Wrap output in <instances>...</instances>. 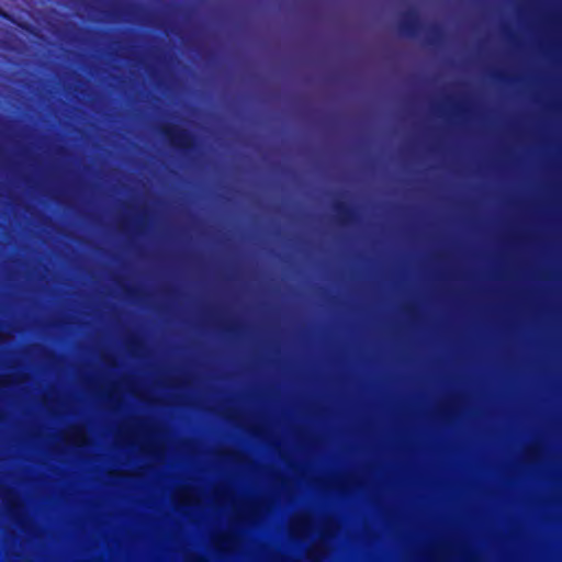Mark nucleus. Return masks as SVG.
Returning <instances> with one entry per match:
<instances>
[{
  "label": "nucleus",
  "mask_w": 562,
  "mask_h": 562,
  "mask_svg": "<svg viewBox=\"0 0 562 562\" xmlns=\"http://www.w3.org/2000/svg\"><path fill=\"white\" fill-rule=\"evenodd\" d=\"M164 429L146 418L135 417L123 423L117 429V436L131 442L140 443L142 451L159 458L165 453V446L158 440Z\"/></svg>",
  "instance_id": "obj_1"
},
{
  "label": "nucleus",
  "mask_w": 562,
  "mask_h": 562,
  "mask_svg": "<svg viewBox=\"0 0 562 562\" xmlns=\"http://www.w3.org/2000/svg\"><path fill=\"white\" fill-rule=\"evenodd\" d=\"M313 483L323 490L340 493H348L363 487V482L355 474H344L333 479H316Z\"/></svg>",
  "instance_id": "obj_2"
},
{
  "label": "nucleus",
  "mask_w": 562,
  "mask_h": 562,
  "mask_svg": "<svg viewBox=\"0 0 562 562\" xmlns=\"http://www.w3.org/2000/svg\"><path fill=\"white\" fill-rule=\"evenodd\" d=\"M159 133L171 147L178 149H190L193 147L194 142L192 135L178 125L170 123L162 124L159 127Z\"/></svg>",
  "instance_id": "obj_3"
},
{
  "label": "nucleus",
  "mask_w": 562,
  "mask_h": 562,
  "mask_svg": "<svg viewBox=\"0 0 562 562\" xmlns=\"http://www.w3.org/2000/svg\"><path fill=\"white\" fill-rule=\"evenodd\" d=\"M220 415L232 422L235 425H238L240 427H244L249 434L259 437V438H266L268 435L267 427L261 423H244V415L241 412L234 407V406H224L220 411Z\"/></svg>",
  "instance_id": "obj_4"
},
{
  "label": "nucleus",
  "mask_w": 562,
  "mask_h": 562,
  "mask_svg": "<svg viewBox=\"0 0 562 562\" xmlns=\"http://www.w3.org/2000/svg\"><path fill=\"white\" fill-rule=\"evenodd\" d=\"M61 441L67 446L83 448L91 445L87 427L82 424H72L59 434Z\"/></svg>",
  "instance_id": "obj_5"
},
{
  "label": "nucleus",
  "mask_w": 562,
  "mask_h": 562,
  "mask_svg": "<svg viewBox=\"0 0 562 562\" xmlns=\"http://www.w3.org/2000/svg\"><path fill=\"white\" fill-rule=\"evenodd\" d=\"M272 507L268 498H260L245 504L243 509H236L235 518L239 521H255Z\"/></svg>",
  "instance_id": "obj_6"
},
{
  "label": "nucleus",
  "mask_w": 562,
  "mask_h": 562,
  "mask_svg": "<svg viewBox=\"0 0 562 562\" xmlns=\"http://www.w3.org/2000/svg\"><path fill=\"white\" fill-rule=\"evenodd\" d=\"M170 498L177 507H192L201 504L199 488L192 485L176 487Z\"/></svg>",
  "instance_id": "obj_7"
},
{
  "label": "nucleus",
  "mask_w": 562,
  "mask_h": 562,
  "mask_svg": "<svg viewBox=\"0 0 562 562\" xmlns=\"http://www.w3.org/2000/svg\"><path fill=\"white\" fill-rule=\"evenodd\" d=\"M313 528V517L310 513L293 515L288 525L289 532L294 538H305Z\"/></svg>",
  "instance_id": "obj_8"
},
{
  "label": "nucleus",
  "mask_w": 562,
  "mask_h": 562,
  "mask_svg": "<svg viewBox=\"0 0 562 562\" xmlns=\"http://www.w3.org/2000/svg\"><path fill=\"white\" fill-rule=\"evenodd\" d=\"M215 456L226 462L240 467H250L254 464L252 459L241 450L233 448H222L215 451Z\"/></svg>",
  "instance_id": "obj_9"
},
{
  "label": "nucleus",
  "mask_w": 562,
  "mask_h": 562,
  "mask_svg": "<svg viewBox=\"0 0 562 562\" xmlns=\"http://www.w3.org/2000/svg\"><path fill=\"white\" fill-rule=\"evenodd\" d=\"M240 537L237 532L225 531L212 537L213 546L220 551H231L240 543Z\"/></svg>",
  "instance_id": "obj_10"
},
{
  "label": "nucleus",
  "mask_w": 562,
  "mask_h": 562,
  "mask_svg": "<svg viewBox=\"0 0 562 562\" xmlns=\"http://www.w3.org/2000/svg\"><path fill=\"white\" fill-rule=\"evenodd\" d=\"M100 397L106 400L112 409L119 408L123 400L117 390V383H111L106 386H101L99 390Z\"/></svg>",
  "instance_id": "obj_11"
},
{
  "label": "nucleus",
  "mask_w": 562,
  "mask_h": 562,
  "mask_svg": "<svg viewBox=\"0 0 562 562\" xmlns=\"http://www.w3.org/2000/svg\"><path fill=\"white\" fill-rule=\"evenodd\" d=\"M328 547L324 539H318L317 541L310 544L305 551L306 559L311 562H321V560L327 554Z\"/></svg>",
  "instance_id": "obj_12"
},
{
  "label": "nucleus",
  "mask_w": 562,
  "mask_h": 562,
  "mask_svg": "<svg viewBox=\"0 0 562 562\" xmlns=\"http://www.w3.org/2000/svg\"><path fill=\"white\" fill-rule=\"evenodd\" d=\"M543 456V448L540 443H531L524 449L525 461L530 464L540 462Z\"/></svg>",
  "instance_id": "obj_13"
},
{
  "label": "nucleus",
  "mask_w": 562,
  "mask_h": 562,
  "mask_svg": "<svg viewBox=\"0 0 562 562\" xmlns=\"http://www.w3.org/2000/svg\"><path fill=\"white\" fill-rule=\"evenodd\" d=\"M419 26L418 16L414 12L406 13L400 22V29L408 34H414Z\"/></svg>",
  "instance_id": "obj_14"
},
{
  "label": "nucleus",
  "mask_w": 562,
  "mask_h": 562,
  "mask_svg": "<svg viewBox=\"0 0 562 562\" xmlns=\"http://www.w3.org/2000/svg\"><path fill=\"white\" fill-rule=\"evenodd\" d=\"M339 528V525L337 522L336 519H334L333 517H327L325 519L322 520L321 522V538L319 539H324L325 538H329L331 536H334L336 533V531L338 530Z\"/></svg>",
  "instance_id": "obj_15"
},
{
  "label": "nucleus",
  "mask_w": 562,
  "mask_h": 562,
  "mask_svg": "<svg viewBox=\"0 0 562 562\" xmlns=\"http://www.w3.org/2000/svg\"><path fill=\"white\" fill-rule=\"evenodd\" d=\"M334 210L336 213V220L340 224H347L352 218V211L351 209L346 205L345 203L337 202L334 205Z\"/></svg>",
  "instance_id": "obj_16"
},
{
  "label": "nucleus",
  "mask_w": 562,
  "mask_h": 562,
  "mask_svg": "<svg viewBox=\"0 0 562 562\" xmlns=\"http://www.w3.org/2000/svg\"><path fill=\"white\" fill-rule=\"evenodd\" d=\"M125 347L133 356H140L146 350V344L138 337H131L125 340Z\"/></svg>",
  "instance_id": "obj_17"
},
{
  "label": "nucleus",
  "mask_w": 562,
  "mask_h": 562,
  "mask_svg": "<svg viewBox=\"0 0 562 562\" xmlns=\"http://www.w3.org/2000/svg\"><path fill=\"white\" fill-rule=\"evenodd\" d=\"M14 520H15V524L22 530H27L33 525L32 518L23 509L22 506H16L15 512H14Z\"/></svg>",
  "instance_id": "obj_18"
},
{
  "label": "nucleus",
  "mask_w": 562,
  "mask_h": 562,
  "mask_svg": "<svg viewBox=\"0 0 562 562\" xmlns=\"http://www.w3.org/2000/svg\"><path fill=\"white\" fill-rule=\"evenodd\" d=\"M161 382L169 387H184L189 385V381L182 376H165L161 379Z\"/></svg>",
  "instance_id": "obj_19"
},
{
  "label": "nucleus",
  "mask_w": 562,
  "mask_h": 562,
  "mask_svg": "<svg viewBox=\"0 0 562 562\" xmlns=\"http://www.w3.org/2000/svg\"><path fill=\"white\" fill-rule=\"evenodd\" d=\"M120 383L125 390L137 398L145 400L144 395L137 390L136 382L131 378H123Z\"/></svg>",
  "instance_id": "obj_20"
},
{
  "label": "nucleus",
  "mask_w": 562,
  "mask_h": 562,
  "mask_svg": "<svg viewBox=\"0 0 562 562\" xmlns=\"http://www.w3.org/2000/svg\"><path fill=\"white\" fill-rule=\"evenodd\" d=\"M454 406V402L443 403L439 405L437 413L441 418L450 419L456 413Z\"/></svg>",
  "instance_id": "obj_21"
},
{
  "label": "nucleus",
  "mask_w": 562,
  "mask_h": 562,
  "mask_svg": "<svg viewBox=\"0 0 562 562\" xmlns=\"http://www.w3.org/2000/svg\"><path fill=\"white\" fill-rule=\"evenodd\" d=\"M450 555H451L450 547L446 543H442L437 547V550H436V553L434 557L436 560L446 561L450 558Z\"/></svg>",
  "instance_id": "obj_22"
},
{
  "label": "nucleus",
  "mask_w": 562,
  "mask_h": 562,
  "mask_svg": "<svg viewBox=\"0 0 562 562\" xmlns=\"http://www.w3.org/2000/svg\"><path fill=\"white\" fill-rule=\"evenodd\" d=\"M139 473L123 471V470H110L108 472V476L112 479H123V477H131V476H138Z\"/></svg>",
  "instance_id": "obj_23"
},
{
  "label": "nucleus",
  "mask_w": 562,
  "mask_h": 562,
  "mask_svg": "<svg viewBox=\"0 0 562 562\" xmlns=\"http://www.w3.org/2000/svg\"><path fill=\"white\" fill-rule=\"evenodd\" d=\"M274 482H276L277 485H279L281 487V490L284 493H289L290 492L291 486H292V482L288 477H284V476H281V475H277L274 477Z\"/></svg>",
  "instance_id": "obj_24"
},
{
  "label": "nucleus",
  "mask_w": 562,
  "mask_h": 562,
  "mask_svg": "<svg viewBox=\"0 0 562 562\" xmlns=\"http://www.w3.org/2000/svg\"><path fill=\"white\" fill-rule=\"evenodd\" d=\"M100 359H101V361H102L105 366H108V367H110V368H115V367H117V362H116L115 357H114V356H112V355H111V353H109V352H101V355H100Z\"/></svg>",
  "instance_id": "obj_25"
},
{
  "label": "nucleus",
  "mask_w": 562,
  "mask_h": 562,
  "mask_svg": "<svg viewBox=\"0 0 562 562\" xmlns=\"http://www.w3.org/2000/svg\"><path fill=\"white\" fill-rule=\"evenodd\" d=\"M213 495L217 501H224V502L228 501L231 497L229 491L227 488H221V487L214 488Z\"/></svg>",
  "instance_id": "obj_26"
},
{
  "label": "nucleus",
  "mask_w": 562,
  "mask_h": 562,
  "mask_svg": "<svg viewBox=\"0 0 562 562\" xmlns=\"http://www.w3.org/2000/svg\"><path fill=\"white\" fill-rule=\"evenodd\" d=\"M41 402L48 411H53L59 403V400L56 397H49L45 395L42 396Z\"/></svg>",
  "instance_id": "obj_27"
},
{
  "label": "nucleus",
  "mask_w": 562,
  "mask_h": 562,
  "mask_svg": "<svg viewBox=\"0 0 562 562\" xmlns=\"http://www.w3.org/2000/svg\"><path fill=\"white\" fill-rule=\"evenodd\" d=\"M186 562H210L205 557L196 553H188L184 558Z\"/></svg>",
  "instance_id": "obj_28"
},
{
  "label": "nucleus",
  "mask_w": 562,
  "mask_h": 562,
  "mask_svg": "<svg viewBox=\"0 0 562 562\" xmlns=\"http://www.w3.org/2000/svg\"><path fill=\"white\" fill-rule=\"evenodd\" d=\"M403 312L412 317H415L417 310L414 305L407 304L403 306Z\"/></svg>",
  "instance_id": "obj_29"
},
{
  "label": "nucleus",
  "mask_w": 562,
  "mask_h": 562,
  "mask_svg": "<svg viewBox=\"0 0 562 562\" xmlns=\"http://www.w3.org/2000/svg\"><path fill=\"white\" fill-rule=\"evenodd\" d=\"M30 380V375L27 373H18L15 374V382L19 384L25 383Z\"/></svg>",
  "instance_id": "obj_30"
},
{
  "label": "nucleus",
  "mask_w": 562,
  "mask_h": 562,
  "mask_svg": "<svg viewBox=\"0 0 562 562\" xmlns=\"http://www.w3.org/2000/svg\"><path fill=\"white\" fill-rule=\"evenodd\" d=\"M222 327L227 333L237 331V326H236V324H233V323H224V324H222Z\"/></svg>",
  "instance_id": "obj_31"
},
{
  "label": "nucleus",
  "mask_w": 562,
  "mask_h": 562,
  "mask_svg": "<svg viewBox=\"0 0 562 562\" xmlns=\"http://www.w3.org/2000/svg\"><path fill=\"white\" fill-rule=\"evenodd\" d=\"M548 23H549L550 25H552V26H558V24H559V20H558V18H557V16H553V15H552V16H550V18L548 19Z\"/></svg>",
  "instance_id": "obj_32"
},
{
  "label": "nucleus",
  "mask_w": 562,
  "mask_h": 562,
  "mask_svg": "<svg viewBox=\"0 0 562 562\" xmlns=\"http://www.w3.org/2000/svg\"><path fill=\"white\" fill-rule=\"evenodd\" d=\"M467 560H468L469 562H476V561H477V558H476V557H474V555H467Z\"/></svg>",
  "instance_id": "obj_33"
},
{
  "label": "nucleus",
  "mask_w": 562,
  "mask_h": 562,
  "mask_svg": "<svg viewBox=\"0 0 562 562\" xmlns=\"http://www.w3.org/2000/svg\"><path fill=\"white\" fill-rule=\"evenodd\" d=\"M1 383H2V387H4V386L8 384V379H7V376L2 375Z\"/></svg>",
  "instance_id": "obj_34"
},
{
  "label": "nucleus",
  "mask_w": 562,
  "mask_h": 562,
  "mask_svg": "<svg viewBox=\"0 0 562 562\" xmlns=\"http://www.w3.org/2000/svg\"><path fill=\"white\" fill-rule=\"evenodd\" d=\"M1 493H2V504H3L4 503V498H5V494H7V491H5L3 485H2Z\"/></svg>",
  "instance_id": "obj_35"
},
{
  "label": "nucleus",
  "mask_w": 562,
  "mask_h": 562,
  "mask_svg": "<svg viewBox=\"0 0 562 562\" xmlns=\"http://www.w3.org/2000/svg\"><path fill=\"white\" fill-rule=\"evenodd\" d=\"M541 278H542V279H550V278H551V276H550V274H548V273H543V274L541 276Z\"/></svg>",
  "instance_id": "obj_36"
},
{
  "label": "nucleus",
  "mask_w": 562,
  "mask_h": 562,
  "mask_svg": "<svg viewBox=\"0 0 562 562\" xmlns=\"http://www.w3.org/2000/svg\"><path fill=\"white\" fill-rule=\"evenodd\" d=\"M282 459L289 464V460L284 454H281Z\"/></svg>",
  "instance_id": "obj_37"
},
{
  "label": "nucleus",
  "mask_w": 562,
  "mask_h": 562,
  "mask_svg": "<svg viewBox=\"0 0 562 562\" xmlns=\"http://www.w3.org/2000/svg\"><path fill=\"white\" fill-rule=\"evenodd\" d=\"M1 16H2V19L8 16L7 13L3 10H2Z\"/></svg>",
  "instance_id": "obj_38"
},
{
  "label": "nucleus",
  "mask_w": 562,
  "mask_h": 562,
  "mask_svg": "<svg viewBox=\"0 0 562 562\" xmlns=\"http://www.w3.org/2000/svg\"><path fill=\"white\" fill-rule=\"evenodd\" d=\"M119 226H120V229H123V228H124V227H123V226H124L123 222H122V223H120V225H119Z\"/></svg>",
  "instance_id": "obj_39"
},
{
  "label": "nucleus",
  "mask_w": 562,
  "mask_h": 562,
  "mask_svg": "<svg viewBox=\"0 0 562 562\" xmlns=\"http://www.w3.org/2000/svg\"><path fill=\"white\" fill-rule=\"evenodd\" d=\"M1 339H2V344H3L4 342V334L3 333H2Z\"/></svg>",
  "instance_id": "obj_40"
}]
</instances>
